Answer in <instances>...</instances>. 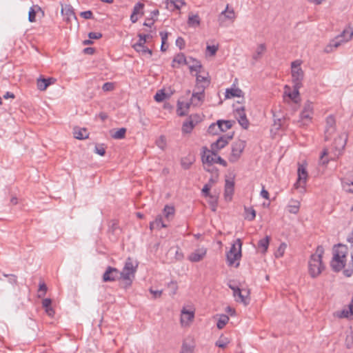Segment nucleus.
Instances as JSON below:
<instances>
[{
	"instance_id": "55",
	"label": "nucleus",
	"mask_w": 353,
	"mask_h": 353,
	"mask_svg": "<svg viewBox=\"0 0 353 353\" xmlns=\"http://www.w3.org/2000/svg\"><path fill=\"white\" fill-rule=\"evenodd\" d=\"M47 292V287L44 283H41L39 285V296L42 297L45 296Z\"/></svg>"
},
{
	"instance_id": "59",
	"label": "nucleus",
	"mask_w": 353,
	"mask_h": 353,
	"mask_svg": "<svg viewBox=\"0 0 353 353\" xmlns=\"http://www.w3.org/2000/svg\"><path fill=\"white\" fill-rule=\"evenodd\" d=\"M88 37L90 39H99L102 37V34L100 32H90Z\"/></svg>"
},
{
	"instance_id": "30",
	"label": "nucleus",
	"mask_w": 353,
	"mask_h": 353,
	"mask_svg": "<svg viewBox=\"0 0 353 353\" xmlns=\"http://www.w3.org/2000/svg\"><path fill=\"white\" fill-rule=\"evenodd\" d=\"M229 139L227 137H220L216 141L211 145V149L216 152H218L221 149L223 148L228 143Z\"/></svg>"
},
{
	"instance_id": "41",
	"label": "nucleus",
	"mask_w": 353,
	"mask_h": 353,
	"mask_svg": "<svg viewBox=\"0 0 353 353\" xmlns=\"http://www.w3.org/2000/svg\"><path fill=\"white\" fill-rule=\"evenodd\" d=\"M265 50L266 46L264 43L259 44L253 53V59H254L255 60L260 59L262 57V55L265 53Z\"/></svg>"
},
{
	"instance_id": "45",
	"label": "nucleus",
	"mask_w": 353,
	"mask_h": 353,
	"mask_svg": "<svg viewBox=\"0 0 353 353\" xmlns=\"http://www.w3.org/2000/svg\"><path fill=\"white\" fill-rule=\"evenodd\" d=\"M229 317L225 314H221L219 316L218 321L216 323V326L218 329H223L228 323Z\"/></svg>"
},
{
	"instance_id": "56",
	"label": "nucleus",
	"mask_w": 353,
	"mask_h": 353,
	"mask_svg": "<svg viewBox=\"0 0 353 353\" xmlns=\"http://www.w3.org/2000/svg\"><path fill=\"white\" fill-rule=\"evenodd\" d=\"M114 88V85L113 83L107 82L103 85L102 89L104 91H111Z\"/></svg>"
},
{
	"instance_id": "17",
	"label": "nucleus",
	"mask_w": 353,
	"mask_h": 353,
	"mask_svg": "<svg viewBox=\"0 0 353 353\" xmlns=\"http://www.w3.org/2000/svg\"><path fill=\"white\" fill-rule=\"evenodd\" d=\"M232 123L230 121H218L216 123L210 125L208 132L212 134H216L218 130L220 132H226L232 128Z\"/></svg>"
},
{
	"instance_id": "46",
	"label": "nucleus",
	"mask_w": 353,
	"mask_h": 353,
	"mask_svg": "<svg viewBox=\"0 0 353 353\" xmlns=\"http://www.w3.org/2000/svg\"><path fill=\"white\" fill-rule=\"evenodd\" d=\"M188 23L190 26L197 27L200 25V18L198 14H190Z\"/></svg>"
},
{
	"instance_id": "31",
	"label": "nucleus",
	"mask_w": 353,
	"mask_h": 353,
	"mask_svg": "<svg viewBox=\"0 0 353 353\" xmlns=\"http://www.w3.org/2000/svg\"><path fill=\"white\" fill-rule=\"evenodd\" d=\"M188 60L183 54H177L173 59L172 66L173 68H180L182 65H187Z\"/></svg>"
},
{
	"instance_id": "49",
	"label": "nucleus",
	"mask_w": 353,
	"mask_h": 353,
	"mask_svg": "<svg viewBox=\"0 0 353 353\" xmlns=\"http://www.w3.org/2000/svg\"><path fill=\"white\" fill-rule=\"evenodd\" d=\"M256 217V211L252 208H245V219L253 221Z\"/></svg>"
},
{
	"instance_id": "22",
	"label": "nucleus",
	"mask_w": 353,
	"mask_h": 353,
	"mask_svg": "<svg viewBox=\"0 0 353 353\" xmlns=\"http://www.w3.org/2000/svg\"><path fill=\"white\" fill-rule=\"evenodd\" d=\"M301 87H296L295 84H293V90L288 86L284 87V94L288 97L292 101L297 103L300 101L299 91V90Z\"/></svg>"
},
{
	"instance_id": "16",
	"label": "nucleus",
	"mask_w": 353,
	"mask_h": 353,
	"mask_svg": "<svg viewBox=\"0 0 353 353\" xmlns=\"http://www.w3.org/2000/svg\"><path fill=\"white\" fill-rule=\"evenodd\" d=\"M139 39L138 42L133 45V48L138 52L142 54H148L152 55V51L145 46V43L150 37L149 34H139Z\"/></svg>"
},
{
	"instance_id": "12",
	"label": "nucleus",
	"mask_w": 353,
	"mask_h": 353,
	"mask_svg": "<svg viewBox=\"0 0 353 353\" xmlns=\"http://www.w3.org/2000/svg\"><path fill=\"white\" fill-rule=\"evenodd\" d=\"M314 114V105L311 102H306L300 114V122L303 125H307L312 122Z\"/></svg>"
},
{
	"instance_id": "62",
	"label": "nucleus",
	"mask_w": 353,
	"mask_h": 353,
	"mask_svg": "<svg viewBox=\"0 0 353 353\" xmlns=\"http://www.w3.org/2000/svg\"><path fill=\"white\" fill-rule=\"evenodd\" d=\"M176 44L180 48H183L185 45V41L183 38L179 37L176 41Z\"/></svg>"
},
{
	"instance_id": "32",
	"label": "nucleus",
	"mask_w": 353,
	"mask_h": 353,
	"mask_svg": "<svg viewBox=\"0 0 353 353\" xmlns=\"http://www.w3.org/2000/svg\"><path fill=\"white\" fill-rule=\"evenodd\" d=\"M166 7L170 10H179L185 5L183 0H166Z\"/></svg>"
},
{
	"instance_id": "53",
	"label": "nucleus",
	"mask_w": 353,
	"mask_h": 353,
	"mask_svg": "<svg viewBox=\"0 0 353 353\" xmlns=\"http://www.w3.org/2000/svg\"><path fill=\"white\" fill-rule=\"evenodd\" d=\"M125 128H122L117 130L112 136L115 139H123L125 135Z\"/></svg>"
},
{
	"instance_id": "34",
	"label": "nucleus",
	"mask_w": 353,
	"mask_h": 353,
	"mask_svg": "<svg viewBox=\"0 0 353 353\" xmlns=\"http://www.w3.org/2000/svg\"><path fill=\"white\" fill-rule=\"evenodd\" d=\"M42 306L45 309L46 313L50 317L54 315V310L52 307V300L50 299H44L42 301Z\"/></svg>"
},
{
	"instance_id": "44",
	"label": "nucleus",
	"mask_w": 353,
	"mask_h": 353,
	"mask_svg": "<svg viewBox=\"0 0 353 353\" xmlns=\"http://www.w3.org/2000/svg\"><path fill=\"white\" fill-rule=\"evenodd\" d=\"M175 213V209L173 206L165 205L163 209L164 216L166 219L170 220L173 218Z\"/></svg>"
},
{
	"instance_id": "21",
	"label": "nucleus",
	"mask_w": 353,
	"mask_h": 353,
	"mask_svg": "<svg viewBox=\"0 0 353 353\" xmlns=\"http://www.w3.org/2000/svg\"><path fill=\"white\" fill-rule=\"evenodd\" d=\"M234 192V179L233 177H230L225 179V189H224V199L227 202H230Z\"/></svg>"
},
{
	"instance_id": "5",
	"label": "nucleus",
	"mask_w": 353,
	"mask_h": 353,
	"mask_svg": "<svg viewBox=\"0 0 353 353\" xmlns=\"http://www.w3.org/2000/svg\"><path fill=\"white\" fill-rule=\"evenodd\" d=\"M353 37V28L352 27H347L344 29L342 33L336 37L334 39L330 41L329 44H327L324 51L326 53H330L333 52L336 48L340 46L341 44L346 43L350 41Z\"/></svg>"
},
{
	"instance_id": "61",
	"label": "nucleus",
	"mask_w": 353,
	"mask_h": 353,
	"mask_svg": "<svg viewBox=\"0 0 353 353\" xmlns=\"http://www.w3.org/2000/svg\"><path fill=\"white\" fill-rule=\"evenodd\" d=\"M196 81H197L198 82H205V83H209V80L208 79V78H207V77H205L202 76V75H201V74H198L196 75Z\"/></svg>"
},
{
	"instance_id": "48",
	"label": "nucleus",
	"mask_w": 353,
	"mask_h": 353,
	"mask_svg": "<svg viewBox=\"0 0 353 353\" xmlns=\"http://www.w3.org/2000/svg\"><path fill=\"white\" fill-rule=\"evenodd\" d=\"M287 248V244L285 243H282L279 245V246L277 248L274 256L276 258H281L284 256V254Z\"/></svg>"
},
{
	"instance_id": "47",
	"label": "nucleus",
	"mask_w": 353,
	"mask_h": 353,
	"mask_svg": "<svg viewBox=\"0 0 353 353\" xmlns=\"http://www.w3.org/2000/svg\"><path fill=\"white\" fill-rule=\"evenodd\" d=\"M167 225L163 223V219L161 216H158L155 220L150 223V229L152 230L155 228H166Z\"/></svg>"
},
{
	"instance_id": "20",
	"label": "nucleus",
	"mask_w": 353,
	"mask_h": 353,
	"mask_svg": "<svg viewBox=\"0 0 353 353\" xmlns=\"http://www.w3.org/2000/svg\"><path fill=\"white\" fill-rule=\"evenodd\" d=\"M325 137L326 140L332 139L334 134H336V121L333 116H329L325 121Z\"/></svg>"
},
{
	"instance_id": "52",
	"label": "nucleus",
	"mask_w": 353,
	"mask_h": 353,
	"mask_svg": "<svg viewBox=\"0 0 353 353\" xmlns=\"http://www.w3.org/2000/svg\"><path fill=\"white\" fill-rule=\"evenodd\" d=\"M160 35L161 37V50L163 51H165L168 48V45H166V41L168 37V33L165 32H161Z\"/></svg>"
},
{
	"instance_id": "50",
	"label": "nucleus",
	"mask_w": 353,
	"mask_h": 353,
	"mask_svg": "<svg viewBox=\"0 0 353 353\" xmlns=\"http://www.w3.org/2000/svg\"><path fill=\"white\" fill-rule=\"evenodd\" d=\"M194 345L183 343L182 345L181 351L180 353H194Z\"/></svg>"
},
{
	"instance_id": "10",
	"label": "nucleus",
	"mask_w": 353,
	"mask_h": 353,
	"mask_svg": "<svg viewBox=\"0 0 353 353\" xmlns=\"http://www.w3.org/2000/svg\"><path fill=\"white\" fill-rule=\"evenodd\" d=\"M195 311L190 307H183L180 314V324L182 327H190L194 320Z\"/></svg>"
},
{
	"instance_id": "23",
	"label": "nucleus",
	"mask_w": 353,
	"mask_h": 353,
	"mask_svg": "<svg viewBox=\"0 0 353 353\" xmlns=\"http://www.w3.org/2000/svg\"><path fill=\"white\" fill-rule=\"evenodd\" d=\"M207 249L204 247L199 248L188 255V260L191 262H199L206 256Z\"/></svg>"
},
{
	"instance_id": "27",
	"label": "nucleus",
	"mask_w": 353,
	"mask_h": 353,
	"mask_svg": "<svg viewBox=\"0 0 353 353\" xmlns=\"http://www.w3.org/2000/svg\"><path fill=\"white\" fill-rule=\"evenodd\" d=\"M119 272L117 268L108 267L103 274V281L104 282L113 281L118 278Z\"/></svg>"
},
{
	"instance_id": "3",
	"label": "nucleus",
	"mask_w": 353,
	"mask_h": 353,
	"mask_svg": "<svg viewBox=\"0 0 353 353\" xmlns=\"http://www.w3.org/2000/svg\"><path fill=\"white\" fill-rule=\"evenodd\" d=\"M325 249L322 245H319L314 254L308 261V272L311 277H318L324 270L325 265L322 261Z\"/></svg>"
},
{
	"instance_id": "29",
	"label": "nucleus",
	"mask_w": 353,
	"mask_h": 353,
	"mask_svg": "<svg viewBox=\"0 0 353 353\" xmlns=\"http://www.w3.org/2000/svg\"><path fill=\"white\" fill-rule=\"evenodd\" d=\"M56 81V79L54 78H48V79H38L37 81V88L41 91L46 90L48 87L52 84H54Z\"/></svg>"
},
{
	"instance_id": "2",
	"label": "nucleus",
	"mask_w": 353,
	"mask_h": 353,
	"mask_svg": "<svg viewBox=\"0 0 353 353\" xmlns=\"http://www.w3.org/2000/svg\"><path fill=\"white\" fill-rule=\"evenodd\" d=\"M332 139H334L332 149L330 151L325 149L321 155L320 161L323 164L327 163L330 160L337 159L343 153L347 141L348 133L343 130L337 131Z\"/></svg>"
},
{
	"instance_id": "54",
	"label": "nucleus",
	"mask_w": 353,
	"mask_h": 353,
	"mask_svg": "<svg viewBox=\"0 0 353 353\" xmlns=\"http://www.w3.org/2000/svg\"><path fill=\"white\" fill-rule=\"evenodd\" d=\"M218 50L219 45L207 46L206 53L209 54L210 57H213L216 54Z\"/></svg>"
},
{
	"instance_id": "38",
	"label": "nucleus",
	"mask_w": 353,
	"mask_h": 353,
	"mask_svg": "<svg viewBox=\"0 0 353 353\" xmlns=\"http://www.w3.org/2000/svg\"><path fill=\"white\" fill-rule=\"evenodd\" d=\"M190 103L188 102L179 101L177 104V114L179 116L185 115L189 110Z\"/></svg>"
},
{
	"instance_id": "43",
	"label": "nucleus",
	"mask_w": 353,
	"mask_h": 353,
	"mask_svg": "<svg viewBox=\"0 0 353 353\" xmlns=\"http://www.w3.org/2000/svg\"><path fill=\"white\" fill-rule=\"evenodd\" d=\"M172 93L165 92L164 89L159 90L154 95V99L157 102H161L163 100L168 99Z\"/></svg>"
},
{
	"instance_id": "39",
	"label": "nucleus",
	"mask_w": 353,
	"mask_h": 353,
	"mask_svg": "<svg viewBox=\"0 0 353 353\" xmlns=\"http://www.w3.org/2000/svg\"><path fill=\"white\" fill-rule=\"evenodd\" d=\"M187 65L189 67V69L191 72H199L201 68V65L200 62L194 59H189L188 60Z\"/></svg>"
},
{
	"instance_id": "14",
	"label": "nucleus",
	"mask_w": 353,
	"mask_h": 353,
	"mask_svg": "<svg viewBox=\"0 0 353 353\" xmlns=\"http://www.w3.org/2000/svg\"><path fill=\"white\" fill-rule=\"evenodd\" d=\"M201 158L205 169L210 171V169L207 167L216 163L217 161V154L216 152H214L212 149L209 150L205 148H203Z\"/></svg>"
},
{
	"instance_id": "37",
	"label": "nucleus",
	"mask_w": 353,
	"mask_h": 353,
	"mask_svg": "<svg viewBox=\"0 0 353 353\" xmlns=\"http://www.w3.org/2000/svg\"><path fill=\"white\" fill-rule=\"evenodd\" d=\"M336 316L339 318H353V300L347 309L337 312Z\"/></svg>"
},
{
	"instance_id": "35",
	"label": "nucleus",
	"mask_w": 353,
	"mask_h": 353,
	"mask_svg": "<svg viewBox=\"0 0 353 353\" xmlns=\"http://www.w3.org/2000/svg\"><path fill=\"white\" fill-rule=\"evenodd\" d=\"M74 137L77 139H85L89 136V133L85 128H74L73 131Z\"/></svg>"
},
{
	"instance_id": "28",
	"label": "nucleus",
	"mask_w": 353,
	"mask_h": 353,
	"mask_svg": "<svg viewBox=\"0 0 353 353\" xmlns=\"http://www.w3.org/2000/svg\"><path fill=\"white\" fill-rule=\"evenodd\" d=\"M225 97V99L243 97V92L240 88L234 85L230 88L226 89Z\"/></svg>"
},
{
	"instance_id": "40",
	"label": "nucleus",
	"mask_w": 353,
	"mask_h": 353,
	"mask_svg": "<svg viewBox=\"0 0 353 353\" xmlns=\"http://www.w3.org/2000/svg\"><path fill=\"white\" fill-rule=\"evenodd\" d=\"M204 99V93L203 91L193 93L191 97V103L194 105H199L202 103Z\"/></svg>"
},
{
	"instance_id": "51",
	"label": "nucleus",
	"mask_w": 353,
	"mask_h": 353,
	"mask_svg": "<svg viewBox=\"0 0 353 353\" xmlns=\"http://www.w3.org/2000/svg\"><path fill=\"white\" fill-rule=\"evenodd\" d=\"M35 8H37L38 10H40V8L39 6H34L30 8L28 12V20L30 22H34L36 21L37 11Z\"/></svg>"
},
{
	"instance_id": "13",
	"label": "nucleus",
	"mask_w": 353,
	"mask_h": 353,
	"mask_svg": "<svg viewBox=\"0 0 353 353\" xmlns=\"http://www.w3.org/2000/svg\"><path fill=\"white\" fill-rule=\"evenodd\" d=\"M245 147V142L244 141H236L232 146V152L229 157L230 161L233 163L237 161L239 159Z\"/></svg>"
},
{
	"instance_id": "4",
	"label": "nucleus",
	"mask_w": 353,
	"mask_h": 353,
	"mask_svg": "<svg viewBox=\"0 0 353 353\" xmlns=\"http://www.w3.org/2000/svg\"><path fill=\"white\" fill-rule=\"evenodd\" d=\"M241 250L242 241L240 239H237L226 254L227 263L230 267H239L242 256Z\"/></svg>"
},
{
	"instance_id": "57",
	"label": "nucleus",
	"mask_w": 353,
	"mask_h": 353,
	"mask_svg": "<svg viewBox=\"0 0 353 353\" xmlns=\"http://www.w3.org/2000/svg\"><path fill=\"white\" fill-rule=\"evenodd\" d=\"M95 152L100 156H104L105 154V150L103 145H97L95 147Z\"/></svg>"
},
{
	"instance_id": "24",
	"label": "nucleus",
	"mask_w": 353,
	"mask_h": 353,
	"mask_svg": "<svg viewBox=\"0 0 353 353\" xmlns=\"http://www.w3.org/2000/svg\"><path fill=\"white\" fill-rule=\"evenodd\" d=\"M61 12L67 23H70L72 19H76L73 8L70 5H62Z\"/></svg>"
},
{
	"instance_id": "60",
	"label": "nucleus",
	"mask_w": 353,
	"mask_h": 353,
	"mask_svg": "<svg viewBox=\"0 0 353 353\" xmlns=\"http://www.w3.org/2000/svg\"><path fill=\"white\" fill-rule=\"evenodd\" d=\"M218 173L216 172L213 176H212V178L210 179L208 183L207 184H210L211 185V188L212 187V185L216 183L217 180H218Z\"/></svg>"
},
{
	"instance_id": "19",
	"label": "nucleus",
	"mask_w": 353,
	"mask_h": 353,
	"mask_svg": "<svg viewBox=\"0 0 353 353\" xmlns=\"http://www.w3.org/2000/svg\"><path fill=\"white\" fill-rule=\"evenodd\" d=\"M343 190L353 193V170L347 172L341 179Z\"/></svg>"
},
{
	"instance_id": "18",
	"label": "nucleus",
	"mask_w": 353,
	"mask_h": 353,
	"mask_svg": "<svg viewBox=\"0 0 353 353\" xmlns=\"http://www.w3.org/2000/svg\"><path fill=\"white\" fill-rule=\"evenodd\" d=\"M210 189L211 185L205 184L202 189V194L204 197L208 199V201L211 205L212 210L215 211L218 201V196L216 194L212 195L210 192Z\"/></svg>"
},
{
	"instance_id": "33",
	"label": "nucleus",
	"mask_w": 353,
	"mask_h": 353,
	"mask_svg": "<svg viewBox=\"0 0 353 353\" xmlns=\"http://www.w3.org/2000/svg\"><path fill=\"white\" fill-rule=\"evenodd\" d=\"M231 342V339L221 334L215 343V345L221 349H225Z\"/></svg>"
},
{
	"instance_id": "1",
	"label": "nucleus",
	"mask_w": 353,
	"mask_h": 353,
	"mask_svg": "<svg viewBox=\"0 0 353 353\" xmlns=\"http://www.w3.org/2000/svg\"><path fill=\"white\" fill-rule=\"evenodd\" d=\"M331 267L335 272L342 270L347 277L353 274V255H349L346 245L339 244L334 247Z\"/></svg>"
},
{
	"instance_id": "15",
	"label": "nucleus",
	"mask_w": 353,
	"mask_h": 353,
	"mask_svg": "<svg viewBox=\"0 0 353 353\" xmlns=\"http://www.w3.org/2000/svg\"><path fill=\"white\" fill-rule=\"evenodd\" d=\"M201 121V118L197 114H192L183 122L181 128L182 133L184 134H190L195 125Z\"/></svg>"
},
{
	"instance_id": "42",
	"label": "nucleus",
	"mask_w": 353,
	"mask_h": 353,
	"mask_svg": "<svg viewBox=\"0 0 353 353\" xmlns=\"http://www.w3.org/2000/svg\"><path fill=\"white\" fill-rule=\"evenodd\" d=\"M301 203L299 201L292 200L288 205V210L290 213L297 214L299 211Z\"/></svg>"
},
{
	"instance_id": "64",
	"label": "nucleus",
	"mask_w": 353,
	"mask_h": 353,
	"mask_svg": "<svg viewBox=\"0 0 353 353\" xmlns=\"http://www.w3.org/2000/svg\"><path fill=\"white\" fill-rule=\"evenodd\" d=\"M157 144L159 147L163 148L165 144V140L163 137H161L157 141Z\"/></svg>"
},
{
	"instance_id": "25",
	"label": "nucleus",
	"mask_w": 353,
	"mask_h": 353,
	"mask_svg": "<svg viewBox=\"0 0 353 353\" xmlns=\"http://www.w3.org/2000/svg\"><path fill=\"white\" fill-rule=\"evenodd\" d=\"M235 117L238 119L239 124L245 129L249 126V121L246 117L244 108H239L235 111Z\"/></svg>"
},
{
	"instance_id": "6",
	"label": "nucleus",
	"mask_w": 353,
	"mask_h": 353,
	"mask_svg": "<svg viewBox=\"0 0 353 353\" xmlns=\"http://www.w3.org/2000/svg\"><path fill=\"white\" fill-rule=\"evenodd\" d=\"M307 179V163L303 161L298 164L297 179L293 185V188L299 193L305 192Z\"/></svg>"
},
{
	"instance_id": "9",
	"label": "nucleus",
	"mask_w": 353,
	"mask_h": 353,
	"mask_svg": "<svg viewBox=\"0 0 353 353\" xmlns=\"http://www.w3.org/2000/svg\"><path fill=\"white\" fill-rule=\"evenodd\" d=\"M301 61L296 60L291 63V75L293 84L296 87H302L304 72L301 68Z\"/></svg>"
},
{
	"instance_id": "8",
	"label": "nucleus",
	"mask_w": 353,
	"mask_h": 353,
	"mask_svg": "<svg viewBox=\"0 0 353 353\" xmlns=\"http://www.w3.org/2000/svg\"><path fill=\"white\" fill-rule=\"evenodd\" d=\"M137 267V263L134 261L132 259L128 258L125 263L122 272L119 273L121 279L129 281V284H130L132 279L134 278Z\"/></svg>"
},
{
	"instance_id": "7",
	"label": "nucleus",
	"mask_w": 353,
	"mask_h": 353,
	"mask_svg": "<svg viewBox=\"0 0 353 353\" xmlns=\"http://www.w3.org/2000/svg\"><path fill=\"white\" fill-rule=\"evenodd\" d=\"M230 288L233 292V296L234 300L243 303L244 305H248L250 302V290L248 287H238L230 285Z\"/></svg>"
},
{
	"instance_id": "11",
	"label": "nucleus",
	"mask_w": 353,
	"mask_h": 353,
	"mask_svg": "<svg viewBox=\"0 0 353 353\" xmlns=\"http://www.w3.org/2000/svg\"><path fill=\"white\" fill-rule=\"evenodd\" d=\"M236 17V13L233 8L227 5L225 10L219 15L218 21L221 26H226L228 23H233Z\"/></svg>"
},
{
	"instance_id": "58",
	"label": "nucleus",
	"mask_w": 353,
	"mask_h": 353,
	"mask_svg": "<svg viewBox=\"0 0 353 353\" xmlns=\"http://www.w3.org/2000/svg\"><path fill=\"white\" fill-rule=\"evenodd\" d=\"M80 15L85 19H92L93 17V14L90 10L81 12Z\"/></svg>"
},
{
	"instance_id": "36",
	"label": "nucleus",
	"mask_w": 353,
	"mask_h": 353,
	"mask_svg": "<svg viewBox=\"0 0 353 353\" xmlns=\"http://www.w3.org/2000/svg\"><path fill=\"white\" fill-rule=\"evenodd\" d=\"M270 241V238L269 236H265V238L261 239L258 243V250L262 254H265L268 249L269 244Z\"/></svg>"
},
{
	"instance_id": "26",
	"label": "nucleus",
	"mask_w": 353,
	"mask_h": 353,
	"mask_svg": "<svg viewBox=\"0 0 353 353\" xmlns=\"http://www.w3.org/2000/svg\"><path fill=\"white\" fill-rule=\"evenodd\" d=\"M143 8L144 4L142 3H137L134 5L132 13L130 16V20L133 23L138 21L139 17L143 15Z\"/></svg>"
},
{
	"instance_id": "63",
	"label": "nucleus",
	"mask_w": 353,
	"mask_h": 353,
	"mask_svg": "<svg viewBox=\"0 0 353 353\" xmlns=\"http://www.w3.org/2000/svg\"><path fill=\"white\" fill-rule=\"evenodd\" d=\"M261 196L265 199H269L270 198L269 192L264 188H263L261 191Z\"/></svg>"
}]
</instances>
